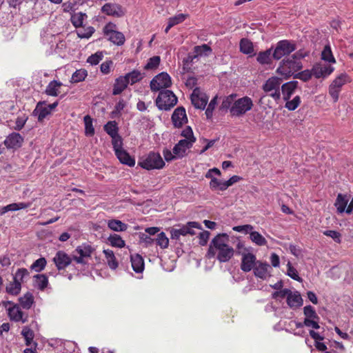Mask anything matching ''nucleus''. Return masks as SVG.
<instances>
[{"label": "nucleus", "instance_id": "7", "mask_svg": "<svg viewBox=\"0 0 353 353\" xmlns=\"http://www.w3.org/2000/svg\"><path fill=\"white\" fill-rule=\"evenodd\" d=\"M2 305L6 309L8 317L11 321L23 323L27 321L28 316L21 311L19 305L10 301H2Z\"/></svg>", "mask_w": 353, "mask_h": 353}, {"label": "nucleus", "instance_id": "26", "mask_svg": "<svg viewBox=\"0 0 353 353\" xmlns=\"http://www.w3.org/2000/svg\"><path fill=\"white\" fill-rule=\"evenodd\" d=\"M298 85V81H292L282 85L281 92L284 101L290 99Z\"/></svg>", "mask_w": 353, "mask_h": 353}, {"label": "nucleus", "instance_id": "16", "mask_svg": "<svg viewBox=\"0 0 353 353\" xmlns=\"http://www.w3.org/2000/svg\"><path fill=\"white\" fill-rule=\"evenodd\" d=\"M212 173H215L216 175L220 176L221 171L216 168H214L210 169L205 174V176L207 179H210V188L213 190H221L224 191L226 190L225 181H220L218 179L215 178L212 176Z\"/></svg>", "mask_w": 353, "mask_h": 353}, {"label": "nucleus", "instance_id": "56", "mask_svg": "<svg viewBox=\"0 0 353 353\" xmlns=\"http://www.w3.org/2000/svg\"><path fill=\"white\" fill-rule=\"evenodd\" d=\"M31 203H13L8 205V211H17L22 209H26L31 205Z\"/></svg>", "mask_w": 353, "mask_h": 353}, {"label": "nucleus", "instance_id": "53", "mask_svg": "<svg viewBox=\"0 0 353 353\" xmlns=\"http://www.w3.org/2000/svg\"><path fill=\"white\" fill-rule=\"evenodd\" d=\"M288 270L286 274L292 279L297 281H302V279L299 276L297 270L292 265L291 263L288 261L287 264Z\"/></svg>", "mask_w": 353, "mask_h": 353}, {"label": "nucleus", "instance_id": "35", "mask_svg": "<svg viewBox=\"0 0 353 353\" xmlns=\"http://www.w3.org/2000/svg\"><path fill=\"white\" fill-rule=\"evenodd\" d=\"M321 59L328 62L329 63H335L336 59L332 54L331 47L330 45L325 46L321 52Z\"/></svg>", "mask_w": 353, "mask_h": 353}, {"label": "nucleus", "instance_id": "59", "mask_svg": "<svg viewBox=\"0 0 353 353\" xmlns=\"http://www.w3.org/2000/svg\"><path fill=\"white\" fill-rule=\"evenodd\" d=\"M187 17L188 14L182 13L178 14L172 17L169 18L168 22L171 24V26H174L184 21Z\"/></svg>", "mask_w": 353, "mask_h": 353}, {"label": "nucleus", "instance_id": "63", "mask_svg": "<svg viewBox=\"0 0 353 353\" xmlns=\"http://www.w3.org/2000/svg\"><path fill=\"white\" fill-rule=\"evenodd\" d=\"M313 75V68L311 70H305L301 72H299L295 75L296 78H298L303 81H307L310 80Z\"/></svg>", "mask_w": 353, "mask_h": 353}, {"label": "nucleus", "instance_id": "8", "mask_svg": "<svg viewBox=\"0 0 353 353\" xmlns=\"http://www.w3.org/2000/svg\"><path fill=\"white\" fill-rule=\"evenodd\" d=\"M103 33L108 39L117 46H122L125 41L124 34L117 30V26L114 23H108L103 28Z\"/></svg>", "mask_w": 353, "mask_h": 353}, {"label": "nucleus", "instance_id": "29", "mask_svg": "<svg viewBox=\"0 0 353 353\" xmlns=\"http://www.w3.org/2000/svg\"><path fill=\"white\" fill-rule=\"evenodd\" d=\"M115 154L121 163L130 167H133L135 165L134 159L132 158L125 150H119Z\"/></svg>", "mask_w": 353, "mask_h": 353}, {"label": "nucleus", "instance_id": "24", "mask_svg": "<svg viewBox=\"0 0 353 353\" xmlns=\"http://www.w3.org/2000/svg\"><path fill=\"white\" fill-rule=\"evenodd\" d=\"M23 141V138L17 132L9 134L4 141V144L8 148H19Z\"/></svg>", "mask_w": 353, "mask_h": 353}, {"label": "nucleus", "instance_id": "50", "mask_svg": "<svg viewBox=\"0 0 353 353\" xmlns=\"http://www.w3.org/2000/svg\"><path fill=\"white\" fill-rule=\"evenodd\" d=\"M104 130L111 137L118 135V128L115 121H109L105 125Z\"/></svg>", "mask_w": 353, "mask_h": 353}, {"label": "nucleus", "instance_id": "32", "mask_svg": "<svg viewBox=\"0 0 353 353\" xmlns=\"http://www.w3.org/2000/svg\"><path fill=\"white\" fill-rule=\"evenodd\" d=\"M240 50L242 53L252 57L255 54L253 43L248 39H242L240 41Z\"/></svg>", "mask_w": 353, "mask_h": 353}, {"label": "nucleus", "instance_id": "51", "mask_svg": "<svg viewBox=\"0 0 353 353\" xmlns=\"http://www.w3.org/2000/svg\"><path fill=\"white\" fill-rule=\"evenodd\" d=\"M46 260L43 257H41L36 260L30 266L31 270L39 272L42 271L46 265Z\"/></svg>", "mask_w": 353, "mask_h": 353}, {"label": "nucleus", "instance_id": "38", "mask_svg": "<svg viewBox=\"0 0 353 353\" xmlns=\"http://www.w3.org/2000/svg\"><path fill=\"white\" fill-rule=\"evenodd\" d=\"M85 125V134L88 137H92L94 134L93 120L90 115H85L83 118Z\"/></svg>", "mask_w": 353, "mask_h": 353}, {"label": "nucleus", "instance_id": "2", "mask_svg": "<svg viewBox=\"0 0 353 353\" xmlns=\"http://www.w3.org/2000/svg\"><path fill=\"white\" fill-rule=\"evenodd\" d=\"M228 237L225 234H218L210 243L208 251L209 258L216 256L217 259L225 263L234 255V249L228 244Z\"/></svg>", "mask_w": 353, "mask_h": 353}, {"label": "nucleus", "instance_id": "20", "mask_svg": "<svg viewBox=\"0 0 353 353\" xmlns=\"http://www.w3.org/2000/svg\"><path fill=\"white\" fill-rule=\"evenodd\" d=\"M270 270L271 268L268 263L261 261L257 262L253 269L254 276L263 280L270 276Z\"/></svg>", "mask_w": 353, "mask_h": 353}, {"label": "nucleus", "instance_id": "3", "mask_svg": "<svg viewBox=\"0 0 353 353\" xmlns=\"http://www.w3.org/2000/svg\"><path fill=\"white\" fill-rule=\"evenodd\" d=\"M302 63L299 59L291 56L283 59L281 63L276 72L281 75L284 79H288L294 72L302 68Z\"/></svg>", "mask_w": 353, "mask_h": 353}, {"label": "nucleus", "instance_id": "57", "mask_svg": "<svg viewBox=\"0 0 353 353\" xmlns=\"http://www.w3.org/2000/svg\"><path fill=\"white\" fill-rule=\"evenodd\" d=\"M103 58V54L102 52H97L96 53L90 56L87 62L92 65H97Z\"/></svg>", "mask_w": 353, "mask_h": 353}, {"label": "nucleus", "instance_id": "31", "mask_svg": "<svg viewBox=\"0 0 353 353\" xmlns=\"http://www.w3.org/2000/svg\"><path fill=\"white\" fill-rule=\"evenodd\" d=\"M131 263L133 270L137 273H141L144 270V261L139 254L131 256Z\"/></svg>", "mask_w": 353, "mask_h": 353}, {"label": "nucleus", "instance_id": "41", "mask_svg": "<svg viewBox=\"0 0 353 353\" xmlns=\"http://www.w3.org/2000/svg\"><path fill=\"white\" fill-rule=\"evenodd\" d=\"M108 241L110 244L116 248H123L125 245V241L122 239L120 235L114 234L108 237Z\"/></svg>", "mask_w": 353, "mask_h": 353}, {"label": "nucleus", "instance_id": "46", "mask_svg": "<svg viewBox=\"0 0 353 353\" xmlns=\"http://www.w3.org/2000/svg\"><path fill=\"white\" fill-rule=\"evenodd\" d=\"M86 15L82 12L74 13L71 17V22L76 28L82 26Z\"/></svg>", "mask_w": 353, "mask_h": 353}, {"label": "nucleus", "instance_id": "48", "mask_svg": "<svg viewBox=\"0 0 353 353\" xmlns=\"http://www.w3.org/2000/svg\"><path fill=\"white\" fill-rule=\"evenodd\" d=\"M272 54L271 49H268L264 52H261L258 54L257 61L261 64H268L270 63V56Z\"/></svg>", "mask_w": 353, "mask_h": 353}, {"label": "nucleus", "instance_id": "21", "mask_svg": "<svg viewBox=\"0 0 353 353\" xmlns=\"http://www.w3.org/2000/svg\"><path fill=\"white\" fill-rule=\"evenodd\" d=\"M71 261L70 256L63 251L57 252L53 258V261L59 270L65 268L70 264Z\"/></svg>", "mask_w": 353, "mask_h": 353}, {"label": "nucleus", "instance_id": "18", "mask_svg": "<svg viewBox=\"0 0 353 353\" xmlns=\"http://www.w3.org/2000/svg\"><path fill=\"white\" fill-rule=\"evenodd\" d=\"M312 68L313 75L316 79L326 78L334 71L333 66L322 63H317Z\"/></svg>", "mask_w": 353, "mask_h": 353}, {"label": "nucleus", "instance_id": "28", "mask_svg": "<svg viewBox=\"0 0 353 353\" xmlns=\"http://www.w3.org/2000/svg\"><path fill=\"white\" fill-rule=\"evenodd\" d=\"M128 84V81L125 75L120 76L115 80L112 94L114 95H118L121 94L127 88Z\"/></svg>", "mask_w": 353, "mask_h": 353}, {"label": "nucleus", "instance_id": "44", "mask_svg": "<svg viewBox=\"0 0 353 353\" xmlns=\"http://www.w3.org/2000/svg\"><path fill=\"white\" fill-rule=\"evenodd\" d=\"M194 52L196 54L194 57L208 56L211 52V48L208 45L203 44L195 46Z\"/></svg>", "mask_w": 353, "mask_h": 353}, {"label": "nucleus", "instance_id": "64", "mask_svg": "<svg viewBox=\"0 0 353 353\" xmlns=\"http://www.w3.org/2000/svg\"><path fill=\"white\" fill-rule=\"evenodd\" d=\"M216 100L217 97H214L210 102V103L208 105V108L205 110V115L207 119H210L212 117L213 111L215 108V106L216 105Z\"/></svg>", "mask_w": 353, "mask_h": 353}, {"label": "nucleus", "instance_id": "42", "mask_svg": "<svg viewBox=\"0 0 353 353\" xmlns=\"http://www.w3.org/2000/svg\"><path fill=\"white\" fill-rule=\"evenodd\" d=\"M250 240L259 246L265 245L267 241L259 232L253 231L250 236Z\"/></svg>", "mask_w": 353, "mask_h": 353}, {"label": "nucleus", "instance_id": "19", "mask_svg": "<svg viewBox=\"0 0 353 353\" xmlns=\"http://www.w3.org/2000/svg\"><path fill=\"white\" fill-rule=\"evenodd\" d=\"M241 269L245 272H249L254 269L259 261L256 256L250 252L242 253Z\"/></svg>", "mask_w": 353, "mask_h": 353}, {"label": "nucleus", "instance_id": "60", "mask_svg": "<svg viewBox=\"0 0 353 353\" xmlns=\"http://www.w3.org/2000/svg\"><path fill=\"white\" fill-rule=\"evenodd\" d=\"M112 143L115 153L123 149L122 139L119 134L112 137Z\"/></svg>", "mask_w": 353, "mask_h": 353}, {"label": "nucleus", "instance_id": "61", "mask_svg": "<svg viewBox=\"0 0 353 353\" xmlns=\"http://www.w3.org/2000/svg\"><path fill=\"white\" fill-rule=\"evenodd\" d=\"M233 230L241 232L243 234H251L253 232L254 227L251 225L247 224V225H237L233 227Z\"/></svg>", "mask_w": 353, "mask_h": 353}, {"label": "nucleus", "instance_id": "14", "mask_svg": "<svg viewBox=\"0 0 353 353\" xmlns=\"http://www.w3.org/2000/svg\"><path fill=\"white\" fill-rule=\"evenodd\" d=\"M57 105V101L52 104H47L46 101H39L33 111V115L37 117L39 121H42Z\"/></svg>", "mask_w": 353, "mask_h": 353}, {"label": "nucleus", "instance_id": "40", "mask_svg": "<svg viewBox=\"0 0 353 353\" xmlns=\"http://www.w3.org/2000/svg\"><path fill=\"white\" fill-rule=\"evenodd\" d=\"M29 272L26 268H19L15 272L13 279L21 285L29 277Z\"/></svg>", "mask_w": 353, "mask_h": 353}, {"label": "nucleus", "instance_id": "36", "mask_svg": "<svg viewBox=\"0 0 353 353\" xmlns=\"http://www.w3.org/2000/svg\"><path fill=\"white\" fill-rule=\"evenodd\" d=\"M125 77H126L128 83L133 85L143 78V74L139 70H134L132 72L127 73Z\"/></svg>", "mask_w": 353, "mask_h": 353}, {"label": "nucleus", "instance_id": "37", "mask_svg": "<svg viewBox=\"0 0 353 353\" xmlns=\"http://www.w3.org/2000/svg\"><path fill=\"white\" fill-rule=\"evenodd\" d=\"M19 301L23 308L28 310L32 307L34 303V297L31 293L27 292L23 296L20 297Z\"/></svg>", "mask_w": 353, "mask_h": 353}, {"label": "nucleus", "instance_id": "1", "mask_svg": "<svg viewBox=\"0 0 353 353\" xmlns=\"http://www.w3.org/2000/svg\"><path fill=\"white\" fill-rule=\"evenodd\" d=\"M236 97V94L228 95L223 99L221 107L224 109H229L232 117L240 118L253 108L254 103L252 99L248 96L235 99Z\"/></svg>", "mask_w": 353, "mask_h": 353}, {"label": "nucleus", "instance_id": "43", "mask_svg": "<svg viewBox=\"0 0 353 353\" xmlns=\"http://www.w3.org/2000/svg\"><path fill=\"white\" fill-rule=\"evenodd\" d=\"M34 279H35L34 285L38 289L43 290L47 287V285L48 284V279L46 275L37 274L34 276Z\"/></svg>", "mask_w": 353, "mask_h": 353}, {"label": "nucleus", "instance_id": "47", "mask_svg": "<svg viewBox=\"0 0 353 353\" xmlns=\"http://www.w3.org/2000/svg\"><path fill=\"white\" fill-rule=\"evenodd\" d=\"M160 57L159 56H154L150 58L148 63L144 66V69L146 70H153L158 68L160 63Z\"/></svg>", "mask_w": 353, "mask_h": 353}, {"label": "nucleus", "instance_id": "10", "mask_svg": "<svg viewBox=\"0 0 353 353\" xmlns=\"http://www.w3.org/2000/svg\"><path fill=\"white\" fill-rule=\"evenodd\" d=\"M282 81L281 78L272 77L266 81L263 85V89L265 92H268L271 97L277 101L281 98L280 85Z\"/></svg>", "mask_w": 353, "mask_h": 353}, {"label": "nucleus", "instance_id": "13", "mask_svg": "<svg viewBox=\"0 0 353 353\" xmlns=\"http://www.w3.org/2000/svg\"><path fill=\"white\" fill-rule=\"evenodd\" d=\"M179 228H172L170 231L171 238L179 239L181 236L194 235L195 234L194 229L199 228V224L195 221L188 222L185 225L179 226Z\"/></svg>", "mask_w": 353, "mask_h": 353}, {"label": "nucleus", "instance_id": "25", "mask_svg": "<svg viewBox=\"0 0 353 353\" xmlns=\"http://www.w3.org/2000/svg\"><path fill=\"white\" fill-rule=\"evenodd\" d=\"M303 301L301 294L297 292H292L287 298V304L292 309H296L303 305Z\"/></svg>", "mask_w": 353, "mask_h": 353}, {"label": "nucleus", "instance_id": "15", "mask_svg": "<svg viewBox=\"0 0 353 353\" xmlns=\"http://www.w3.org/2000/svg\"><path fill=\"white\" fill-rule=\"evenodd\" d=\"M101 12L108 16L120 18L125 14V9L119 3H107L101 8Z\"/></svg>", "mask_w": 353, "mask_h": 353}, {"label": "nucleus", "instance_id": "33", "mask_svg": "<svg viewBox=\"0 0 353 353\" xmlns=\"http://www.w3.org/2000/svg\"><path fill=\"white\" fill-rule=\"evenodd\" d=\"M103 253L108 265L112 270H116L118 268L119 264L113 251L109 249L103 250Z\"/></svg>", "mask_w": 353, "mask_h": 353}, {"label": "nucleus", "instance_id": "9", "mask_svg": "<svg viewBox=\"0 0 353 353\" xmlns=\"http://www.w3.org/2000/svg\"><path fill=\"white\" fill-rule=\"evenodd\" d=\"M172 85V80L170 75L166 72H161L156 75L150 81V86L152 92H161L163 90L170 88Z\"/></svg>", "mask_w": 353, "mask_h": 353}, {"label": "nucleus", "instance_id": "12", "mask_svg": "<svg viewBox=\"0 0 353 353\" xmlns=\"http://www.w3.org/2000/svg\"><path fill=\"white\" fill-rule=\"evenodd\" d=\"M295 50L296 46L294 43L288 40H282L277 43L272 56L274 59L279 60L283 57L290 54Z\"/></svg>", "mask_w": 353, "mask_h": 353}, {"label": "nucleus", "instance_id": "6", "mask_svg": "<svg viewBox=\"0 0 353 353\" xmlns=\"http://www.w3.org/2000/svg\"><path fill=\"white\" fill-rule=\"evenodd\" d=\"M139 165L141 168L150 170L161 169L164 167L165 163L159 153L151 152L139 161Z\"/></svg>", "mask_w": 353, "mask_h": 353}, {"label": "nucleus", "instance_id": "23", "mask_svg": "<svg viewBox=\"0 0 353 353\" xmlns=\"http://www.w3.org/2000/svg\"><path fill=\"white\" fill-rule=\"evenodd\" d=\"M192 141H190L186 139L180 140L178 143L174 146L173 153L176 154V157L179 158H182L185 156L186 150L192 146Z\"/></svg>", "mask_w": 353, "mask_h": 353}, {"label": "nucleus", "instance_id": "22", "mask_svg": "<svg viewBox=\"0 0 353 353\" xmlns=\"http://www.w3.org/2000/svg\"><path fill=\"white\" fill-rule=\"evenodd\" d=\"M172 121L175 127H181L188 121L185 110L183 108H177L172 115Z\"/></svg>", "mask_w": 353, "mask_h": 353}, {"label": "nucleus", "instance_id": "58", "mask_svg": "<svg viewBox=\"0 0 353 353\" xmlns=\"http://www.w3.org/2000/svg\"><path fill=\"white\" fill-rule=\"evenodd\" d=\"M305 319H319L315 310L311 305H306L303 308Z\"/></svg>", "mask_w": 353, "mask_h": 353}, {"label": "nucleus", "instance_id": "49", "mask_svg": "<svg viewBox=\"0 0 353 353\" xmlns=\"http://www.w3.org/2000/svg\"><path fill=\"white\" fill-rule=\"evenodd\" d=\"M87 71L84 69L77 70L72 75L71 81L73 83H79L83 81L87 77Z\"/></svg>", "mask_w": 353, "mask_h": 353}, {"label": "nucleus", "instance_id": "5", "mask_svg": "<svg viewBox=\"0 0 353 353\" xmlns=\"http://www.w3.org/2000/svg\"><path fill=\"white\" fill-rule=\"evenodd\" d=\"M351 81L349 75L343 72L339 74L329 85V94L332 98L334 102H336L339 98V93L344 85Z\"/></svg>", "mask_w": 353, "mask_h": 353}, {"label": "nucleus", "instance_id": "54", "mask_svg": "<svg viewBox=\"0 0 353 353\" xmlns=\"http://www.w3.org/2000/svg\"><path fill=\"white\" fill-rule=\"evenodd\" d=\"M94 32L93 27L89 26L84 29H80L77 31V35L81 39H89Z\"/></svg>", "mask_w": 353, "mask_h": 353}, {"label": "nucleus", "instance_id": "4", "mask_svg": "<svg viewBox=\"0 0 353 353\" xmlns=\"http://www.w3.org/2000/svg\"><path fill=\"white\" fill-rule=\"evenodd\" d=\"M156 105L159 110H169L177 103V97L169 90H161L156 99Z\"/></svg>", "mask_w": 353, "mask_h": 353}, {"label": "nucleus", "instance_id": "55", "mask_svg": "<svg viewBox=\"0 0 353 353\" xmlns=\"http://www.w3.org/2000/svg\"><path fill=\"white\" fill-rule=\"evenodd\" d=\"M323 234L325 236L330 237L337 243H341V234L337 231L327 230L323 231Z\"/></svg>", "mask_w": 353, "mask_h": 353}, {"label": "nucleus", "instance_id": "11", "mask_svg": "<svg viewBox=\"0 0 353 353\" xmlns=\"http://www.w3.org/2000/svg\"><path fill=\"white\" fill-rule=\"evenodd\" d=\"M94 249L88 243L79 245L73 252V260L79 264H86Z\"/></svg>", "mask_w": 353, "mask_h": 353}, {"label": "nucleus", "instance_id": "27", "mask_svg": "<svg viewBox=\"0 0 353 353\" xmlns=\"http://www.w3.org/2000/svg\"><path fill=\"white\" fill-rule=\"evenodd\" d=\"M62 85L61 81L53 80L48 83L45 92L48 96L57 97L61 93Z\"/></svg>", "mask_w": 353, "mask_h": 353}, {"label": "nucleus", "instance_id": "30", "mask_svg": "<svg viewBox=\"0 0 353 353\" xmlns=\"http://www.w3.org/2000/svg\"><path fill=\"white\" fill-rule=\"evenodd\" d=\"M349 201V197L346 194H339L337 195L334 205L337 212L340 214L345 212L346 207Z\"/></svg>", "mask_w": 353, "mask_h": 353}, {"label": "nucleus", "instance_id": "62", "mask_svg": "<svg viewBox=\"0 0 353 353\" xmlns=\"http://www.w3.org/2000/svg\"><path fill=\"white\" fill-rule=\"evenodd\" d=\"M181 136L184 137L183 139H186L190 141H192L194 143L196 141V138L194 136L193 131L190 126H187L181 132Z\"/></svg>", "mask_w": 353, "mask_h": 353}, {"label": "nucleus", "instance_id": "17", "mask_svg": "<svg viewBox=\"0 0 353 353\" xmlns=\"http://www.w3.org/2000/svg\"><path fill=\"white\" fill-rule=\"evenodd\" d=\"M191 101L195 108L204 109L208 103V97L199 88H195L191 94Z\"/></svg>", "mask_w": 353, "mask_h": 353}, {"label": "nucleus", "instance_id": "39", "mask_svg": "<svg viewBox=\"0 0 353 353\" xmlns=\"http://www.w3.org/2000/svg\"><path fill=\"white\" fill-rule=\"evenodd\" d=\"M21 290V285L17 283L15 280L13 279L12 282H10L7 285L6 288V291L9 294L16 296L19 294Z\"/></svg>", "mask_w": 353, "mask_h": 353}, {"label": "nucleus", "instance_id": "45", "mask_svg": "<svg viewBox=\"0 0 353 353\" xmlns=\"http://www.w3.org/2000/svg\"><path fill=\"white\" fill-rule=\"evenodd\" d=\"M155 241L157 244L161 249H165L169 245V239L163 232H161L157 234Z\"/></svg>", "mask_w": 353, "mask_h": 353}, {"label": "nucleus", "instance_id": "34", "mask_svg": "<svg viewBox=\"0 0 353 353\" xmlns=\"http://www.w3.org/2000/svg\"><path fill=\"white\" fill-rule=\"evenodd\" d=\"M108 228L116 232L125 231L128 228L127 224L117 219H111L108 221Z\"/></svg>", "mask_w": 353, "mask_h": 353}, {"label": "nucleus", "instance_id": "52", "mask_svg": "<svg viewBox=\"0 0 353 353\" xmlns=\"http://www.w3.org/2000/svg\"><path fill=\"white\" fill-rule=\"evenodd\" d=\"M285 101L286 102L285 105V108L288 110L293 111L299 106L301 101L299 96H296L292 100L289 99Z\"/></svg>", "mask_w": 353, "mask_h": 353}]
</instances>
